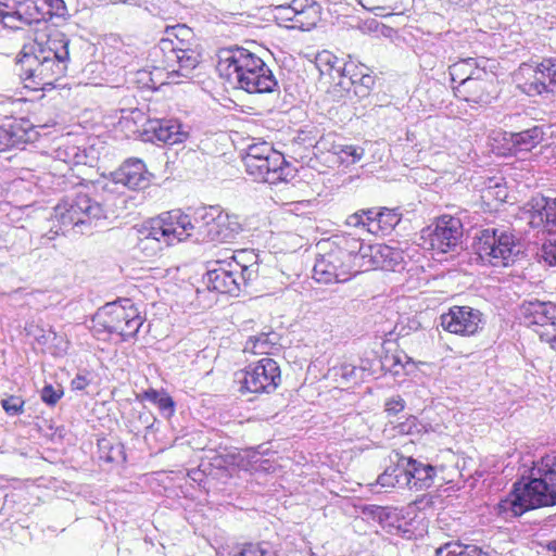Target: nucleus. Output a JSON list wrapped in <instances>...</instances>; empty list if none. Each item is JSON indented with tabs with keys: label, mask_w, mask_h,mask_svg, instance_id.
Segmentation results:
<instances>
[{
	"label": "nucleus",
	"mask_w": 556,
	"mask_h": 556,
	"mask_svg": "<svg viewBox=\"0 0 556 556\" xmlns=\"http://www.w3.org/2000/svg\"><path fill=\"white\" fill-rule=\"evenodd\" d=\"M548 506H556V452L533 462L528 475L523 473L508 497L500 503L501 509L514 517Z\"/></svg>",
	"instance_id": "obj_1"
},
{
	"label": "nucleus",
	"mask_w": 556,
	"mask_h": 556,
	"mask_svg": "<svg viewBox=\"0 0 556 556\" xmlns=\"http://www.w3.org/2000/svg\"><path fill=\"white\" fill-rule=\"evenodd\" d=\"M68 45L70 39L65 34L55 31L45 42L36 39L24 46L18 59L23 79L29 80L34 88L54 86L67 71Z\"/></svg>",
	"instance_id": "obj_2"
},
{
	"label": "nucleus",
	"mask_w": 556,
	"mask_h": 556,
	"mask_svg": "<svg viewBox=\"0 0 556 556\" xmlns=\"http://www.w3.org/2000/svg\"><path fill=\"white\" fill-rule=\"evenodd\" d=\"M217 71L231 86L249 93H279L273 71L255 53L242 47L223 49Z\"/></svg>",
	"instance_id": "obj_3"
},
{
	"label": "nucleus",
	"mask_w": 556,
	"mask_h": 556,
	"mask_svg": "<svg viewBox=\"0 0 556 556\" xmlns=\"http://www.w3.org/2000/svg\"><path fill=\"white\" fill-rule=\"evenodd\" d=\"M191 29L185 25H177L166 29V37L161 39L153 49L152 54H162L161 66L168 79L175 77L189 78L200 63V54L190 48L187 37Z\"/></svg>",
	"instance_id": "obj_4"
},
{
	"label": "nucleus",
	"mask_w": 556,
	"mask_h": 556,
	"mask_svg": "<svg viewBox=\"0 0 556 556\" xmlns=\"http://www.w3.org/2000/svg\"><path fill=\"white\" fill-rule=\"evenodd\" d=\"M105 218L103 205L86 193L66 197L55 205L53 213L58 223L55 232L63 235L71 230L80 235L92 233L98 223Z\"/></svg>",
	"instance_id": "obj_5"
},
{
	"label": "nucleus",
	"mask_w": 556,
	"mask_h": 556,
	"mask_svg": "<svg viewBox=\"0 0 556 556\" xmlns=\"http://www.w3.org/2000/svg\"><path fill=\"white\" fill-rule=\"evenodd\" d=\"M91 321L97 331L116 333L123 341H128L136 337L144 317L129 299H124L106 303L97 311Z\"/></svg>",
	"instance_id": "obj_6"
},
{
	"label": "nucleus",
	"mask_w": 556,
	"mask_h": 556,
	"mask_svg": "<svg viewBox=\"0 0 556 556\" xmlns=\"http://www.w3.org/2000/svg\"><path fill=\"white\" fill-rule=\"evenodd\" d=\"M473 250L482 262L492 266H508L520 252L514 235L497 228L480 230Z\"/></svg>",
	"instance_id": "obj_7"
},
{
	"label": "nucleus",
	"mask_w": 556,
	"mask_h": 556,
	"mask_svg": "<svg viewBox=\"0 0 556 556\" xmlns=\"http://www.w3.org/2000/svg\"><path fill=\"white\" fill-rule=\"evenodd\" d=\"M280 368L273 358H262L235 374L238 391L244 393H270L280 383Z\"/></svg>",
	"instance_id": "obj_8"
},
{
	"label": "nucleus",
	"mask_w": 556,
	"mask_h": 556,
	"mask_svg": "<svg viewBox=\"0 0 556 556\" xmlns=\"http://www.w3.org/2000/svg\"><path fill=\"white\" fill-rule=\"evenodd\" d=\"M464 227L460 218L442 215L421 230L422 244L438 253L454 252L462 243Z\"/></svg>",
	"instance_id": "obj_9"
},
{
	"label": "nucleus",
	"mask_w": 556,
	"mask_h": 556,
	"mask_svg": "<svg viewBox=\"0 0 556 556\" xmlns=\"http://www.w3.org/2000/svg\"><path fill=\"white\" fill-rule=\"evenodd\" d=\"M186 225H189L188 214L173 210L144 223L139 233L142 240L152 239L172 245L186 240Z\"/></svg>",
	"instance_id": "obj_10"
},
{
	"label": "nucleus",
	"mask_w": 556,
	"mask_h": 556,
	"mask_svg": "<svg viewBox=\"0 0 556 556\" xmlns=\"http://www.w3.org/2000/svg\"><path fill=\"white\" fill-rule=\"evenodd\" d=\"M525 81L519 83V88L530 97L544 92L556 94V59H547L536 66L522 64L517 77Z\"/></svg>",
	"instance_id": "obj_11"
},
{
	"label": "nucleus",
	"mask_w": 556,
	"mask_h": 556,
	"mask_svg": "<svg viewBox=\"0 0 556 556\" xmlns=\"http://www.w3.org/2000/svg\"><path fill=\"white\" fill-rule=\"evenodd\" d=\"M359 274L355 266L341 256L340 251L328 250L319 254L313 267V278L319 283H342Z\"/></svg>",
	"instance_id": "obj_12"
},
{
	"label": "nucleus",
	"mask_w": 556,
	"mask_h": 556,
	"mask_svg": "<svg viewBox=\"0 0 556 556\" xmlns=\"http://www.w3.org/2000/svg\"><path fill=\"white\" fill-rule=\"evenodd\" d=\"M247 173L256 181L277 185L294 176L293 168L282 154H273L266 159H243Z\"/></svg>",
	"instance_id": "obj_13"
},
{
	"label": "nucleus",
	"mask_w": 556,
	"mask_h": 556,
	"mask_svg": "<svg viewBox=\"0 0 556 556\" xmlns=\"http://www.w3.org/2000/svg\"><path fill=\"white\" fill-rule=\"evenodd\" d=\"M402 214L397 208L359 210L348 216L345 224L352 227H363L370 233H390L401 222Z\"/></svg>",
	"instance_id": "obj_14"
},
{
	"label": "nucleus",
	"mask_w": 556,
	"mask_h": 556,
	"mask_svg": "<svg viewBox=\"0 0 556 556\" xmlns=\"http://www.w3.org/2000/svg\"><path fill=\"white\" fill-rule=\"evenodd\" d=\"M441 327L451 333L473 336L483 327V314L470 306H452L440 316Z\"/></svg>",
	"instance_id": "obj_15"
},
{
	"label": "nucleus",
	"mask_w": 556,
	"mask_h": 556,
	"mask_svg": "<svg viewBox=\"0 0 556 556\" xmlns=\"http://www.w3.org/2000/svg\"><path fill=\"white\" fill-rule=\"evenodd\" d=\"M494 73L489 68L478 70L477 75L464 84L453 86L457 98L477 104L490 103L493 99Z\"/></svg>",
	"instance_id": "obj_16"
},
{
	"label": "nucleus",
	"mask_w": 556,
	"mask_h": 556,
	"mask_svg": "<svg viewBox=\"0 0 556 556\" xmlns=\"http://www.w3.org/2000/svg\"><path fill=\"white\" fill-rule=\"evenodd\" d=\"M216 265L217 267L208 269L206 273L208 289L238 296L250 285L247 281H240L241 276L235 268L226 265V260L217 261Z\"/></svg>",
	"instance_id": "obj_17"
},
{
	"label": "nucleus",
	"mask_w": 556,
	"mask_h": 556,
	"mask_svg": "<svg viewBox=\"0 0 556 556\" xmlns=\"http://www.w3.org/2000/svg\"><path fill=\"white\" fill-rule=\"evenodd\" d=\"M218 206L201 207L193 215L188 214L189 225H186V239L197 242L215 241Z\"/></svg>",
	"instance_id": "obj_18"
},
{
	"label": "nucleus",
	"mask_w": 556,
	"mask_h": 556,
	"mask_svg": "<svg viewBox=\"0 0 556 556\" xmlns=\"http://www.w3.org/2000/svg\"><path fill=\"white\" fill-rule=\"evenodd\" d=\"M112 181L131 190L144 189L150 185L152 175L140 159L126 160L116 170L111 173Z\"/></svg>",
	"instance_id": "obj_19"
},
{
	"label": "nucleus",
	"mask_w": 556,
	"mask_h": 556,
	"mask_svg": "<svg viewBox=\"0 0 556 556\" xmlns=\"http://www.w3.org/2000/svg\"><path fill=\"white\" fill-rule=\"evenodd\" d=\"M327 245L334 251H340L341 256L355 266L359 273L364 271L365 260L368 256V251H365V248H368L369 244H365L363 240L352 233L344 232L334 236L333 240L328 242Z\"/></svg>",
	"instance_id": "obj_20"
},
{
	"label": "nucleus",
	"mask_w": 556,
	"mask_h": 556,
	"mask_svg": "<svg viewBox=\"0 0 556 556\" xmlns=\"http://www.w3.org/2000/svg\"><path fill=\"white\" fill-rule=\"evenodd\" d=\"M144 132L150 135L151 140L165 144L179 143L188 137V132L182 129V125L173 118L149 119Z\"/></svg>",
	"instance_id": "obj_21"
},
{
	"label": "nucleus",
	"mask_w": 556,
	"mask_h": 556,
	"mask_svg": "<svg viewBox=\"0 0 556 556\" xmlns=\"http://www.w3.org/2000/svg\"><path fill=\"white\" fill-rule=\"evenodd\" d=\"M365 251H368V256L365 260L364 271L374 268L395 270L404 262L403 252L387 244H370Z\"/></svg>",
	"instance_id": "obj_22"
},
{
	"label": "nucleus",
	"mask_w": 556,
	"mask_h": 556,
	"mask_svg": "<svg viewBox=\"0 0 556 556\" xmlns=\"http://www.w3.org/2000/svg\"><path fill=\"white\" fill-rule=\"evenodd\" d=\"M404 477L402 482L408 489L416 491L428 489L432 485L435 476V467L430 464H424L410 457H403Z\"/></svg>",
	"instance_id": "obj_23"
},
{
	"label": "nucleus",
	"mask_w": 556,
	"mask_h": 556,
	"mask_svg": "<svg viewBox=\"0 0 556 556\" xmlns=\"http://www.w3.org/2000/svg\"><path fill=\"white\" fill-rule=\"evenodd\" d=\"M532 227H556V198L535 195L527 203Z\"/></svg>",
	"instance_id": "obj_24"
},
{
	"label": "nucleus",
	"mask_w": 556,
	"mask_h": 556,
	"mask_svg": "<svg viewBox=\"0 0 556 556\" xmlns=\"http://www.w3.org/2000/svg\"><path fill=\"white\" fill-rule=\"evenodd\" d=\"M363 513L378 521L391 534L402 535L408 532L407 522L396 508L369 505L364 507Z\"/></svg>",
	"instance_id": "obj_25"
},
{
	"label": "nucleus",
	"mask_w": 556,
	"mask_h": 556,
	"mask_svg": "<svg viewBox=\"0 0 556 556\" xmlns=\"http://www.w3.org/2000/svg\"><path fill=\"white\" fill-rule=\"evenodd\" d=\"M226 265L239 273L240 281L251 283L258 277L260 255L252 249L238 250L229 260H226Z\"/></svg>",
	"instance_id": "obj_26"
},
{
	"label": "nucleus",
	"mask_w": 556,
	"mask_h": 556,
	"mask_svg": "<svg viewBox=\"0 0 556 556\" xmlns=\"http://www.w3.org/2000/svg\"><path fill=\"white\" fill-rule=\"evenodd\" d=\"M490 67V60L486 58H462L448 66V74L452 83L464 84L477 75V71Z\"/></svg>",
	"instance_id": "obj_27"
},
{
	"label": "nucleus",
	"mask_w": 556,
	"mask_h": 556,
	"mask_svg": "<svg viewBox=\"0 0 556 556\" xmlns=\"http://www.w3.org/2000/svg\"><path fill=\"white\" fill-rule=\"evenodd\" d=\"M315 66L320 77H328L329 81H336L338 76L351 73L355 67L353 62L340 64L339 59L329 51H323L316 55Z\"/></svg>",
	"instance_id": "obj_28"
},
{
	"label": "nucleus",
	"mask_w": 556,
	"mask_h": 556,
	"mask_svg": "<svg viewBox=\"0 0 556 556\" xmlns=\"http://www.w3.org/2000/svg\"><path fill=\"white\" fill-rule=\"evenodd\" d=\"M294 23L303 30H309L320 20L321 7L314 0H292Z\"/></svg>",
	"instance_id": "obj_29"
},
{
	"label": "nucleus",
	"mask_w": 556,
	"mask_h": 556,
	"mask_svg": "<svg viewBox=\"0 0 556 556\" xmlns=\"http://www.w3.org/2000/svg\"><path fill=\"white\" fill-rule=\"evenodd\" d=\"M526 319L529 325H556V304L552 302H529L526 306Z\"/></svg>",
	"instance_id": "obj_30"
},
{
	"label": "nucleus",
	"mask_w": 556,
	"mask_h": 556,
	"mask_svg": "<svg viewBox=\"0 0 556 556\" xmlns=\"http://www.w3.org/2000/svg\"><path fill=\"white\" fill-rule=\"evenodd\" d=\"M29 333L35 338L39 345L47 348L52 353L63 352L66 349L67 342L61 334L56 333L52 327L42 328L36 326L29 331Z\"/></svg>",
	"instance_id": "obj_31"
},
{
	"label": "nucleus",
	"mask_w": 556,
	"mask_h": 556,
	"mask_svg": "<svg viewBox=\"0 0 556 556\" xmlns=\"http://www.w3.org/2000/svg\"><path fill=\"white\" fill-rule=\"evenodd\" d=\"M544 132L540 126L509 134V142L519 151H530L540 144L543 140Z\"/></svg>",
	"instance_id": "obj_32"
},
{
	"label": "nucleus",
	"mask_w": 556,
	"mask_h": 556,
	"mask_svg": "<svg viewBox=\"0 0 556 556\" xmlns=\"http://www.w3.org/2000/svg\"><path fill=\"white\" fill-rule=\"evenodd\" d=\"M216 235L215 241L224 242L230 241L235 239V237L240 232L241 225L238 220V217L235 215H229L218 208V217L216 222Z\"/></svg>",
	"instance_id": "obj_33"
},
{
	"label": "nucleus",
	"mask_w": 556,
	"mask_h": 556,
	"mask_svg": "<svg viewBox=\"0 0 556 556\" xmlns=\"http://www.w3.org/2000/svg\"><path fill=\"white\" fill-rule=\"evenodd\" d=\"M27 20L25 12L20 11V2L16 0L0 1V23L8 28H21V20Z\"/></svg>",
	"instance_id": "obj_34"
},
{
	"label": "nucleus",
	"mask_w": 556,
	"mask_h": 556,
	"mask_svg": "<svg viewBox=\"0 0 556 556\" xmlns=\"http://www.w3.org/2000/svg\"><path fill=\"white\" fill-rule=\"evenodd\" d=\"M277 344V334L262 332L250 337L244 344V352L252 354H269Z\"/></svg>",
	"instance_id": "obj_35"
},
{
	"label": "nucleus",
	"mask_w": 556,
	"mask_h": 556,
	"mask_svg": "<svg viewBox=\"0 0 556 556\" xmlns=\"http://www.w3.org/2000/svg\"><path fill=\"white\" fill-rule=\"evenodd\" d=\"M397 460L395 464L388 466L384 471L378 477L377 483L382 488H391V486H400L405 488L406 484L402 482V478L404 477V465H403V456L399 454L395 455Z\"/></svg>",
	"instance_id": "obj_36"
},
{
	"label": "nucleus",
	"mask_w": 556,
	"mask_h": 556,
	"mask_svg": "<svg viewBox=\"0 0 556 556\" xmlns=\"http://www.w3.org/2000/svg\"><path fill=\"white\" fill-rule=\"evenodd\" d=\"M229 556H275V551L268 542H250L232 546Z\"/></svg>",
	"instance_id": "obj_37"
},
{
	"label": "nucleus",
	"mask_w": 556,
	"mask_h": 556,
	"mask_svg": "<svg viewBox=\"0 0 556 556\" xmlns=\"http://www.w3.org/2000/svg\"><path fill=\"white\" fill-rule=\"evenodd\" d=\"M143 399L155 404L164 416L169 417L174 414L175 403L167 393L149 389L143 393Z\"/></svg>",
	"instance_id": "obj_38"
},
{
	"label": "nucleus",
	"mask_w": 556,
	"mask_h": 556,
	"mask_svg": "<svg viewBox=\"0 0 556 556\" xmlns=\"http://www.w3.org/2000/svg\"><path fill=\"white\" fill-rule=\"evenodd\" d=\"M361 370L362 371L366 370V367L362 366ZM358 371H359V369L356 366L348 364V363H343L338 366H333L329 370V374L337 382H339L341 384H349L352 382H356V380L358 378L357 377Z\"/></svg>",
	"instance_id": "obj_39"
},
{
	"label": "nucleus",
	"mask_w": 556,
	"mask_h": 556,
	"mask_svg": "<svg viewBox=\"0 0 556 556\" xmlns=\"http://www.w3.org/2000/svg\"><path fill=\"white\" fill-rule=\"evenodd\" d=\"M273 154L281 153L274 150L270 143L263 141L250 144L243 159H266L267 156H273Z\"/></svg>",
	"instance_id": "obj_40"
},
{
	"label": "nucleus",
	"mask_w": 556,
	"mask_h": 556,
	"mask_svg": "<svg viewBox=\"0 0 556 556\" xmlns=\"http://www.w3.org/2000/svg\"><path fill=\"white\" fill-rule=\"evenodd\" d=\"M22 135L13 129V127L0 125V152L20 143Z\"/></svg>",
	"instance_id": "obj_41"
},
{
	"label": "nucleus",
	"mask_w": 556,
	"mask_h": 556,
	"mask_svg": "<svg viewBox=\"0 0 556 556\" xmlns=\"http://www.w3.org/2000/svg\"><path fill=\"white\" fill-rule=\"evenodd\" d=\"M336 154H338L342 162L356 163L364 155V149L361 147L344 144L336 147Z\"/></svg>",
	"instance_id": "obj_42"
},
{
	"label": "nucleus",
	"mask_w": 556,
	"mask_h": 556,
	"mask_svg": "<svg viewBox=\"0 0 556 556\" xmlns=\"http://www.w3.org/2000/svg\"><path fill=\"white\" fill-rule=\"evenodd\" d=\"M25 401L18 395H8L1 400V406L9 416H18L24 413Z\"/></svg>",
	"instance_id": "obj_43"
},
{
	"label": "nucleus",
	"mask_w": 556,
	"mask_h": 556,
	"mask_svg": "<svg viewBox=\"0 0 556 556\" xmlns=\"http://www.w3.org/2000/svg\"><path fill=\"white\" fill-rule=\"evenodd\" d=\"M536 255L540 262H544L549 266H556V238L544 242Z\"/></svg>",
	"instance_id": "obj_44"
},
{
	"label": "nucleus",
	"mask_w": 556,
	"mask_h": 556,
	"mask_svg": "<svg viewBox=\"0 0 556 556\" xmlns=\"http://www.w3.org/2000/svg\"><path fill=\"white\" fill-rule=\"evenodd\" d=\"M35 0H25L24 2H20V11L25 12V16L27 20H21L22 25H30L33 23H39L41 21H46V13H36V10H33L30 5H34Z\"/></svg>",
	"instance_id": "obj_45"
},
{
	"label": "nucleus",
	"mask_w": 556,
	"mask_h": 556,
	"mask_svg": "<svg viewBox=\"0 0 556 556\" xmlns=\"http://www.w3.org/2000/svg\"><path fill=\"white\" fill-rule=\"evenodd\" d=\"M41 4L47 7L46 17H65L68 15L64 0H41Z\"/></svg>",
	"instance_id": "obj_46"
},
{
	"label": "nucleus",
	"mask_w": 556,
	"mask_h": 556,
	"mask_svg": "<svg viewBox=\"0 0 556 556\" xmlns=\"http://www.w3.org/2000/svg\"><path fill=\"white\" fill-rule=\"evenodd\" d=\"M63 390L59 388H54L51 384H47L41 390V400L43 403L53 406L58 403V401L62 397Z\"/></svg>",
	"instance_id": "obj_47"
},
{
	"label": "nucleus",
	"mask_w": 556,
	"mask_h": 556,
	"mask_svg": "<svg viewBox=\"0 0 556 556\" xmlns=\"http://www.w3.org/2000/svg\"><path fill=\"white\" fill-rule=\"evenodd\" d=\"M364 8H367L371 11H387V10H395L396 4L400 1H390V0H361Z\"/></svg>",
	"instance_id": "obj_48"
},
{
	"label": "nucleus",
	"mask_w": 556,
	"mask_h": 556,
	"mask_svg": "<svg viewBox=\"0 0 556 556\" xmlns=\"http://www.w3.org/2000/svg\"><path fill=\"white\" fill-rule=\"evenodd\" d=\"M463 546L460 542H447L435 551V556H463Z\"/></svg>",
	"instance_id": "obj_49"
},
{
	"label": "nucleus",
	"mask_w": 556,
	"mask_h": 556,
	"mask_svg": "<svg viewBox=\"0 0 556 556\" xmlns=\"http://www.w3.org/2000/svg\"><path fill=\"white\" fill-rule=\"evenodd\" d=\"M405 408V401L400 396H392L386 401L384 410L389 416H395Z\"/></svg>",
	"instance_id": "obj_50"
},
{
	"label": "nucleus",
	"mask_w": 556,
	"mask_h": 556,
	"mask_svg": "<svg viewBox=\"0 0 556 556\" xmlns=\"http://www.w3.org/2000/svg\"><path fill=\"white\" fill-rule=\"evenodd\" d=\"M395 429L400 434H410L414 430H417V419L414 416H409L405 421L400 422Z\"/></svg>",
	"instance_id": "obj_51"
},
{
	"label": "nucleus",
	"mask_w": 556,
	"mask_h": 556,
	"mask_svg": "<svg viewBox=\"0 0 556 556\" xmlns=\"http://www.w3.org/2000/svg\"><path fill=\"white\" fill-rule=\"evenodd\" d=\"M89 384V380L85 375L78 374L71 382L72 390L83 391Z\"/></svg>",
	"instance_id": "obj_52"
},
{
	"label": "nucleus",
	"mask_w": 556,
	"mask_h": 556,
	"mask_svg": "<svg viewBox=\"0 0 556 556\" xmlns=\"http://www.w3.org/2000/svg\"><path fill=\"white\" fill-rule=\"evenodd\" d=\"M352 80H353V77H350L349 75H346V73H344V76H338L336 81H331V83L334 84L336 86H339L340 88H342L345 91H350L352 86H354Z\"/></svg>",
	"instance_id": "obj_53"
},
{
	"label": "nucleus",
	"mask_w": 556,
	"mask_h": 556,
	"mask_svg": "<svg viewBox=\"0 0 556 556\" xmlns=\"http://www.w3.org/2000/svg\"><path fill=\"white\" fill-rule=\"evenodd\" d=\"M463 556H489L486 553L482 552L480 547L477 545H466L463 546Z\"/></svg>",
	"instance_id": "obj_54"
},
{
	"label": "nucleus",
	"mask_w": 556,
	"mask_h": 556,
	"mask_svg": "<svg viewBox=\"0 0 556 556\" xmlns=\"http://www.w3.org/2000/svg\"><path fill=\"white\" fill-rule=\"evenodd\" d=\"M364 70H367L365 66H361V76H359V85L369 89L374 85V77L369 74L364 73Z\"/></svg>",
	"instance_id": "obj_55"
},
{
	"label": "nucleus",
	"mask_w": 556,
	"mask_h": 556,
	"mask_svg": "<svg viewBox=\"0 0 556 556\" xmlns=\"http://www.w3.org/2000/svg\"><path fill=\"white\" fill-rule=\"evenodd\" d=\"M277 10L279 11V14L281 15V17H283L285 20L294 22V18H292V15H294L295 13L292 9V2L288 5H280L277 8Z\"/></svg>",
	"instance_id": "obj_56"
},
{
	"label": "nucleus",
	"mask_w": 556,
	"mask_h": 556,
	"mask_svg": "<svg viewBox=\"0 0 556 556\" xmlns=\"http://www.w3.org/2000/svg\"><path fill=\"white\" fill-rule=\"evenodd\" d=\"M346 75H349L350 77H353V85H356L359 83V76H361V67H358L357 65H355V67L353 68V71L351 73H346Z\"/></svg>",
	"instance_id": "obj_57"
},
{
	"label": "nucleus",
	"mask_w": 556,
	"mask_h": 556,
	"mask_svg": "<svg viewBox=\"0 0 556 556\" xmlns=\"http://www.w3.org/2000/svg\"><path fill=\"white\" fill-rule=\"evenodd\" d=\"M140 419H142L146 428H150L152 426V420H154L152 415L148 412L140 414Z\"/></svg>",
	"instance_id": "obj_58"
},
{
	"label": "nucleus",
	"mask_w": 556,
	"mask_h": 556,
	"mask_svg": "<svg viewBox=\"0 0 556 556\" xmlns=\"http://www.w3.org/2000/svg\"><path fill=\"white\" fill-rule=\"evenodd\" d=\"M56 156L59 159H63L64 162H70L71 161L70 155H68V153H67V151L65 149H58Z\"/></svg>",
	"instance_id": "obj_59"
},
{
	"label": "nucleus",
	"mask_w": 556,
	"mask_h": 556,
	"mask_svg": "<svg viewBox=\"0 0 556 556\" xmlns=\"http://www.w3.org/2000/svg\"><path fill=\"white\" fill-rule=\"evenodd\" d=\"M43 4H41V0H35L34 5H30L33 10H36V13H47V11L43 10Z\"/></svg>",
	"instance_id": "obj_60"
},
{
	"label": "nucleus",
	"mask_w": 556,
	"mask_h": 556,
	"mask_svg": "<svg viewBox=\"0 0 556 556\" xmlns=\"http://www.w3.org/2000/svg\"><path fill=\"white\" fill-rule=\"evenodd\" d=\"M547 548H548V551H551L554 554V556H556V541L551 542L547 545Z\"/></svg>",
	"instance_id": "obj_61"
},
{
	"label": "nucleus",
	"mask_w": 556,
	"mask_h": 556,
	"mask_svg": "<svg viewBox=\"0 0 556 556\" xmlns=\"http://www.w3.org/2000/svg\"><path fill=\"white\" fill-rule=\"evenodd\" d=\"M70 149L72 151L73 157L75 159L78 155V153H77L78 149L76 147H71Z\"/></svg>",
	"instance_id": "obj_62"
},
{
	"label": "nucleus",
	"mask_w": 556,
	"mask_h": 556,
	"mask_svg": "<svg viewBox=\"0 0 556 556\" xmlns=\"http://www.w3.org/2000/svg\"><path fill=\"white\" fill-rule=\"evenodd\" d=\"M177 77H175L174 79H172L173 81H175V84H178V80H175Z\"/></svg>",
	"instance_id": "obj_63"
}]
</instances>
